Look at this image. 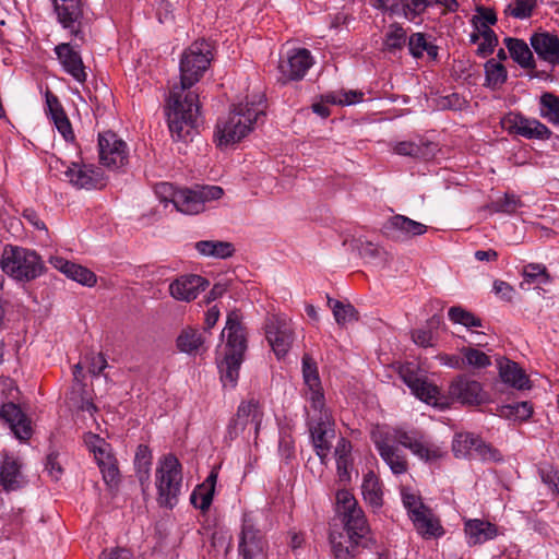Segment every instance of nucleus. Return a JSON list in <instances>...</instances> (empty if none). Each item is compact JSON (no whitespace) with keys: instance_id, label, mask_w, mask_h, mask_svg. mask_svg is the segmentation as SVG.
Masks as SVG:
<instances>
[{"instance_id":"nucleus-1","label":"nucleus","mask_w":559,"mask_h":559,"mask_svg":"<svg viewBox=\"0 0 559 559\" xmlns=\"http://www.w3.org/2000/svg\"><path fill=\"white\" fill-rule=\"evenodd\" d=\"M212 50L205 40L192 43L180 60V83L170 91L168 98V127L179 140L187 139L200 119L199 95L190 87L200 81L210 66Z\"/></svg>"},{"instance_id":"nucleus-2","label":"nucleus","mask_w":559,"mask_h":559,"mask_svg":"<svg viewBox=\"0 0 559 559\" xmlns=\"http://www.w3.org/2000/svg\"><path fill=\"white\" fill-rule=\"evenodd\" d=\"M336 514L347 533L348 545L343 543L344 536L335 533L330 534V543L333 555L336 559H353L359 546L366 547L370 540V528L367 524L364 511L357 500L348 490L342 489L336 492Z\"/></svg>"},{"instance_id":"nucleus-3","label":"nucleus","mask_w":559,"mask_h":559,"mask_svg":"<svg viewBox=\"0 0 559 559\" xmlns=\"http://www.w3.org/2000/svg\"><path fill=\"white\" fill-rule=\"evenodd\" d=\"M265 104L262 97L234 105L226 117L217 120L215 140L218 146H228L240 142L264 116Z\"/></svg>"},{"instance_id":"nucleus-4","label":"nucleus","mask_w":559,"mask_h":559,"mask_svg":"<svg viewBox=\"0 0 559 559\" xmlns=\"http://www.w3.org/2000/svg\"><path fill=\"white\" fill-rule=\"evenodd\" d=\"M240 313L231 311L227 316L225 329L227 342L225 346L224 359L218 364L221 380L224 386L235 388L239 378L240 366L247 349V340L243 328L240 322Z\"/></svg>"},{"instance_id":"nucleus-5","label":"nucleus","mask_w":559,"mask_h":559,"mask_svg":"<svg viewBox=\"0 0 559 559\" xmlns=\"http://www.w3.org/2000/svg\"><path fill=\"white\" fill-rule=\"evenodd\" d=\"M182 465L176 455L168 453L158 459L155 469L157 502L173 508L178 502L182 488Z\"/></svg>"},{"instance_id":"nucleus-6","label":"nucleus","mask_w":559,"mask_h":559,"mask_svg":"<svg viewBox=\"0 0 559 559\" xmlns=\"http://www.w3.org/2000/svg\"><path fill=\"white\" fill-rule=\"evenodd\" d=\"M264 418L263 407L258 400L251 397L242 401L229 420L225 438L229 441L241 439L257 441Z\"/></svg>"},{"instance_id":"nucleus-7","label":"nucleus","mask_w":559,"mask_h":559,"mask_svg":"<svg viewBox=\"0 0 559 559\" xmlns=\"http://www.w3.org/2000/svg\"><path fill=\"white\" fill-rule=\"evenodd\" d=\"M0 265L9 276L24 282L35 280L44 270V263L35 251L15 246L4 247Z\"/></svg>"},{"instance_id":"nucleus-8","label":"nucleus","mask_w":559,"mask_h":559,"mask_svg":"<svg viewBox=\"0 0 559 559\" xmlns=\"http://www.w3.org/2000/svg\"><path fill=\"white\" fill-rule=\"evenodd\" d=\"M395 428L377 426L371 430V440L380 457L395 475L405 474L408 469L406 455L396 447Z\"/></svg>"},{"instance_id":"nucleus-9","label":"nucleus","mask_w":559,"mask_h":559,"mask_svg":"<svg viewBox=\"0 0 559 559\" xmlns=\"http://www.w3.org/2000/svg\"><path fill=\"white\" fill-rule=\"evenodd\" d=\"M224 191L218 186H198L194 189H179L174 195V206L177 211L195 215L205 210L210 201L222 198Z\"/></svg>"},{"instance_id":"nucleus-10","label":"nucleus","mask_w":559,"mask_h":559,"mask_svg":"<svg viewBox=\"0 0 559 559\" xmlns=\"http://www.w3.org/2000/svg\"><path fill=\"white\" fill-rule=\"evenodd\" d=\"M394 436L397 437L399 444L408 449L421 461L432 462L444 455L442 448L430 441L426 435L418 429L395 427Z\"/></svg>"},{"instance_id":"nucleus-11","label":"nucleus","mask_w":559,"mask_h":559,"mask_svg":"<svg viewBox=\"0 0 559 559\" xmlns=\"http://www.w3.org/2000/svg\"><path fill=\"white\" fill-rule=\"evenodd\" d=\"M238 554L242 559H267L269 557L267 542L248 515L242 519Z\"/></svg>"},{"instance_id":"nucleus-12","label":"nucleus","mask_w":559,"mask_h":559,"mask_svg":"<svg viewBox=\"0 0 559 559\" xmlns=\"http://www.w3.org/2000/svg\"><path fill=\"white\" fill-rule=\"evenodd\" d=\"M98 152L100 164L109 169H119L128 164V145L111 131L99 133Z\"/></svg>"},{"instance_id":"nucleus-13","label":"nucleus","mask_w":559,"mask_h":559,"mask_svg":"<svg viewBox=\"0 0 559 559\" xmlns=\"http://www.w3.org/2000/svg\"><path fill=\"white\" fill-rule=\"evenodd\" d=\"M265 336L277 358L284 357L294 342V332L288 319L284 316L272 314L265 321Z\"/></svg>"},{"instance_id":"nucleus-14","label":"nucleus","mask_w":559,"mask_h":559,"mask_svg":"<svg viewBox=\"0 0 559 559\" xmlns=\"http://www.w3.org/2000/svg\"><path fill=\"white\" fill-rule=\"evenodd\" d=\"M57 21L72 36L84 40L82 23L84 17L83 0H51Z\"/></svg>"},{"instance_id":"nucleus-15","label":"nucleus","mask_w":559,"mask_h":559,"mask_svg":"<svg viewBox=\"0 0 559 559\" xmlns=\"http://www.w3.org/2000/svg\"><path fill=\"white\" fill-rule=\"evenodd\" d=\"M312 63V56L308 49L295 48L289 50L278 62V81L285 84L289 81L301 80Z\"/></svg>"},{"instance_id":"nucleus-16","label":"nucleus","mask_w":559,"mask_h":559,"mask_svg":"<svg viewBox=\"0 0 559 559\" xmlns=\"http://www.w3.org/2000/svg\"><path fill=\"white\" fill-rule=\"evenodd\" d=\"M308 427L314 451L321 463L326 464L332 440L335 438L334 420L326 416L313 417L308 420Z\"/></svg>"},{"instance_id":"nucleus-17","label":"nucleus","mask_w":559,"mask_h":559,"mask_svg":"<svg viewBox=\"0 0 559 559\" xmlns=\"http://www.w3.org/2000/svg\"><path fill=\"white\" fill-rule=\"evenodd\" d=\"M206 278L197 274H183L169 283V295L177 301L190 302L209 287Z\"/></svg>"},{"instance_id":"nucleus-18","label":"nucleus","mask_w":559,"mask_h":559,"mask_svg":"<svg viewBox=\"0 0 559 559\" xmlns=\"http://www.w3.org/2000/svg\"><path fill=\"white\" fill-rule=\"evenodd\" d=\"M449 395L464 405H480L487 401L483 385L467 376L456 377L449 386Z\"/></svg>"},{"instance_id":"nucleus-19","label":"nucleus","mask_w":559,"mask_h":559,"mask_svg":"<svg viewBox=\"0 0 559 559\" xmlns=\"http://www.w3.org/2000/svg\"><path fill=\"white\" fill-rule=\"evenodd\" d=\"M400 376L416 397L427 404L437 403L439 395L438 386L419 376L414 365L406 364L402 366L400 368Z\"/></svg>"},{"instance_id":"nucleus-20","label":"nucleus","mask_w":559,"mask_h":559,"mask_svg":"<svg viewBox=\"0 0 559 559\" xmlns=\"http://www.w3.org/2000/svg\"><path fill=\"white\" fill-rule=\"evenodd\" d=\"M504 126L510 133L526 139L548 140L552 134L550 129L539 120L526 118L520 114H510L504 120Z\"/></svg>"},{"instance_id":"nucleus-21","label":"nucleus","mask_w":559,"mask_h":559,"mask_svg":"<svg viewBox=\"0 0 559 559\" xmlns=\"http://www.w3.org/2000/svg\"><path fill=\"white\" fill-rule=\"evenodd\" d=\"M68 181L78 189H100L104 187V177L99 168L93 165L72 163L63 171Z\"/></svg>"},{"instance_id":"nucleus-22","label":"nucleus","mask_w":559,"mask_h":559,"mask_svg":"<svg viewBox=\"0 0 559 559\" xmlns=\"http://www.w3.org/2000/svg\"><path fill=\"white\" fill-rule=\"evenodd\" d=\"M78 47L76 44L61 43L55 47V53L63 70L75 81L84 83L87 74Z\"/></svg>"},{"instance_id":"nucleus-23","label":"nucleus","mask_w":559,"mask_h":559,"mask_svg":"<svg viewBox=\"0 0 559 559\" xmlns=\"http://www.w3.org/2000/svg\"><path fill=\"white\" fill-rule=\"evenodd\" d=\"M384 234L394 240L424 235L427 226L404 215H393L383 225Z\"/></svg>"},{"instance_id":"nucleus-24","label":"nucleus","mask_w":559,"mask_h":559,"mask_svg":"<svg viewBox=\"0 0 559 559\" xmlns=\"http://www.w3.org/2000/svg\"><path fill=\"white\" fill-rule=\"evenodd\" d=\"M0 416L5 420V423H8L11 431L19 440L26 441L31 438V420L22 412L20 406L14 403L3 404L0 411Z\"/></svg>"},{"instance_id":"nucleus-25","label":"nucleus","mask_w":559,"mask_h":559,"mask_svg":"<svg viewBox=\"0 0 559 559\" xmlns=\"http://www.w3.org/2000/svg\"><path fill=\"white\" fill-rule=\"evenodd\" d=\"M464 534L468 546L481 545L499 535L498 526L480 519H468L464 522Z\"/></svg>"},{"instance_id":"nucleus-26","label":"nucleus","mask_w":559,"mask_h":559,"mask_svg":"<svg viewBox=\"0 0 559 559\" xmlns=\"http://www.w3.org/2000/svg\"><path fill=\"white\" fill-rule=\"evenodd\" d=\"M530 43L539 59L556 66L559 64V38L549 33H535Z\"/></svg>"},{"instance_id":"nucleus-27","label":"nucleus","mask_w":559,"mask_h":559,"mask_svg":"<svg viewBox=\"0 0 559 559\" xmlns=\"http://www.w3.org/2000/svg\"><path fill=\"white\" fill-rule=\"evenodd\" d=\"M51 264L62 272L67 277L88 287L96 284V275L88 269L70 262L61 257H55L51 259Z\"/></svg>"},{"instance_id":"nucleus-28","label":"nucleus","mask_w":559,"mask_h":559,"mask_svg":"<svg viewBox=\"0 0 559 559\" xmlns=\"http://www.w3.org/2000/svg\"><path fill=\"white\" fill-rule=\"evenodd\" d=\"M46 104L48 108V112L50 115L51 120L53 121L55 127L62 135L66 141H73L74 133L72 130L71 122L67 117L58 97L53 95L51 92L46 93Z\"/></svg>"},{"instance_id":"nucleus-29","label":"nucleus","mask_w":559,"mask_h":559,"mask_svg":"<svg viewBox=\"0 0 559 559\" xmlns=\"http://www.w3.org/2000/svg\"><path fill=\"white\" fill-rule=\"evenodd\" d=\"M498 369L503 383L518 390L530 388L528 377L516 362L501 358L498 360Z\"/></svg>"},{"instance_id":"nucleus-30","label":"nucleus","mask_w":559,"mask_h":559,"mask_svg":"<svg viewBox=\"0 0 559 559\" xmlns=\"http://www.w3.org/2000/svg\"><path fill=\"white\" fill-rule=\"evenodd\" d=\"M0 485L5 491H12L24 485L21 463L12 456H5L0 467Z\"/></svg>"},{"instance_id":"nucleus-31","label":"nucleus","mask_w":559,"mask_h":559,"mask_svg":"<svg viewBox=\"0 0 559 559\" xmlns=\"http://www.w3.org/2000/svg\"><path fill=\"white\" fill-rule=\"evenodd\" d=\"M352 450L350 441L344 437H340L334 449V456L336 460L337 475L341 481H349L350 479V468L353 465Z\"/></svg>"},{"instance_id":"nucleus-32","label":"nucleus","mask_w":559,"mask_h":559,"mask_svg":"<svg viewBox=\"0 0 559 559\" xmlns=\"http://www.w3.org/2000/svg\"><path fill=\"white\" fill-rule=\"evenodd\" d=\"M217 477V472L212 471L205 480L193 490L190 501L195 508L202 511L209 510L213 501Z\"/></svg>"},{"instance_id":"nucleus-33","label":"nucleus","mask_w":559,"mask_h":559,"mask_svg":"<svg viewBox=\"0 0 559 559\" xmlns=\"http://www.w3.org/2000/svg\"><path fill=\"white\" fill-rule=\"evenodd\" d=\"M436 145L426 140L401 141L393 146V152L402 156H411L415 158H429L433 156Z\"/></svg>"},{"instance_id":"nucleus-34","label":"nucleus","mask_w":559,"mask_h":559,"mask_svg":"<svg viewBox=\"0 0 559 559\" xmlns=\"http://www.w3.org/2000/svg\"><path fill=\"white\" fill-rule=\"evenodd\" d=\"M504 44L511 55V58L520 67L531 70L536 68L533 53L523 39L507 37L504 38Z\"/></svg>"},{"instance_id":"nucleus-35","label":"nucleus","mask_w":559,"mask_h":559,"mask_svg":"<svg viewBox=\"0 0 559 559\" xmlns=\"http://www.w3.org/2000/svg\"><path fill=\"white\" fill-rule=\"evenodd\" d=\"M432 5H442L448 11L454 12L457 10L459 3L456 0H408L403 4L404 15L408 20H414Z\"/></svg>"},{"instance_id":"nucleus-36","label":"nucleus","mask_w":559,"mask_h":559,"mask_svg":"<svg viewBox=\"0 0 559 559\" xmlns=\"http://www.w3.org/2000/svg\"><path fill=\"white\" fill-rule=\"evenodd\" d=\"M417 532L424 537H438L443 534V528L439 520L433 515L429 508L420 511L412 518Z\"/></svg>"},{"instance_id":"nucleus-37","label":"nucleus","mask_w":559,"mask_h":559,"mask_svg":"<svg viewBox=\"0 0 559 559\" xmlns=\"http://www.w3.org/2000/svg\"><path fill=\"white\" fill-rule=\"evenodd\" d=\"M134 466L136 477L141 484L142 489L148 487L151 466H152V452L145 444H140L135 452Z\"/></svg>"},{"instance_id":"nucleus-38","label":"nucleus","mask_w":559,"mask_h":559,"mask_svg":"<svg viewBox=\"0 0 559 559\" xmlns=\"http://www.w3.org/2000/svg\"><path fill=\"white\" fill-rule=\"evenodd\" d=\"M197 251L204 257L226 259L234 254V246L221 240H201L195 243Z\"/></svg>"},{"instance_id":"nucleus-39","label":"nucleus","mask_w":559,"mask_h":559,"mask_svg":"<svg viewBox=\"0 0 559 559\" xmlns=\"http://www.w3.org/2000/svg\"><path fill=\"white\" fill-rule=\"evenodd\" d=\"M361 492L364 499L373 508H379L382 504V491L378 477L372 472H368L364 476L361 484Z\"/></svg>"},{"instance_id":"nucleus-40","label":"nucleus","mask_w":559,"mask_h":559,"mask_svg":"<svg viewBox=\"0 0 559 559\" xmlns=\"http://www.w3.org/2000/svg\"><path fill=\"white\" fill-rule=\"evenodd\" d=\"M306 401L309 404V419L326 416L333 419L330 411L325 407V397L322 388L306 390Z\"/></svg>"},{"instance_id":"nucleus-41","label":"nucleus","mask_w":559,"mask_h":559,"mask_svg":"<svg viewBox=\"0 0 559 559\" xmlns=\"http://www.w3.org/2000/svg\"><path fill=\"white\" fill-rule=\"evenodd\" d=\"M507 78L508 72L502 63L495 59H489L485 63V86L491 90H497L503 85Z\"/></svg>"},{"instance_id":"nucleus-42","label":"nucleus","mask_w":559,"mask_h":559,"mask_svg":"<svg viewBox=\"0 0 559 559\" xmlns=\"http://www.w3.org/2000/svg\"><path fill=\"white\" fill-rule=\"evenodd\" d=\"M406 38V31L400 24L393 23L384 35L383 48L385 51L395 53L404 48Z\"/></svg>"},{"instance_id":"nucleus-43","label":"nucleus","mask_w":559,"mask_h":559,"mask_svg":"<svg viewBox=\"0 0 559 559\" xmlns=\"http://www.w3.org/2000/svg\"><path fill=\"white\" fill-rule=\"evenodd\" d=\"M328 305L338 325H345L346 323L358 320V312L353 305L330 297L328 298Z\"/></svg>"},{"instance_id":"nucleus-44","label":"nucleus","mask_w":559,"mask_h":559,"mask_svg":"<svg viewBox=\"0 0 559 559\" xmlns=\"http://www.w3.org/2000/svg\"><path fill=\"white\" fill-rule=\"evenodd\" d=\"M478 438V436L471 432L456 433L452 441V451L455 457H472Z\"/></svg>"},{"instance_id":"nucleus-45","label":"nucleus","mask_w":559,"mask_h":559,"mask_svg":"<svg viewBox=\"0 0 559 559\" xmlns=\"http://www.w3.org/2000/svg\"><path fill=\"white\" fill-rule=\"evenodd\" d=\"M539 115L548 122L559 126V96L552 93H544L539 98Z\"/></svg>"},{"instance_id":"nucleus-46","label":"nucleus","mask_w":559,"mask_h":559,"mask_svg":"<svg viewBox=\"0 0 559 559\" xmlns=\"http://www.w3.org/2000/svg\"><path fill=\"white\" fill-rule=\"evenodd\" d=\"M533 406L528 402H518L499 408V416L510 420L525 421L531 418Z\"/></svg>"},{"instance_id":"nucleus-47","label":"nucleus","mask_w":559,"mask_h":559,"mask_svg":"<svg viewBox=\"0 0 559 559\" xmlns=\"http://www.w3.org/2000/svg\"><path fill=\"white\" fill-rule=\"evenodd\" d=\"M204 337L203 334L192 330L188 329L181 332V334L177 338V347L180 352L187 353V354H193L197 353L202 345L204 344Z\"/></svg>"},{"instance_id":"nucleus-48","label":"nucleus","mask_w":559,"mask_h":559,"mask_svg":"<svg viewBox=\"0 0 559 559\" xmlns=\"http://www.w3.org/2000/svg\"><path fill=\"white\" fill-rule=\"evenodd\" d=\"M85 443L88 445L90 450L94 453V457L97 462V465H102V461H110L114 455L110 452V445L97 435L88 433L85 436Z\"/></svg>"},{"instance_id":"nucleus-49","label":"nucleus","mask_w":559,"mask_h":559,"mask_svg":"<svg viewBox=\"0 0 559 559\" xmlns=\"http://www.w3.org/2000/svg\"><path fill=\"white\" fill-rule=\"evenodd\" d=\"M364 94L358 91H336L329 92L322 96V102L332 104V105H341V106H349L357 104L362 100Z\"/></svg>"},{"instance_id":"nucleus-50","label":"nucleus","mask_w":559,"mask_h":559,"mask_svg":"<svg viewBox=\"0 0 559 559\" xmlns=\"http://www.w3.org/2000/svg\"><path fill=\"white\" fill-rule=\"evenodd\" d=\"M465 360V367L483 369L491 365L490 357L478 348L466 346L460 349Z\"/></svg>"},{"instance_id":"nucleus-51","label":"nucleus","mask_w":559,"mask_h":559,"mask_svg":"<svg viewBox=\"0 0 559 559\" xmlns=\"http://www.w3.org/2000/svg\"><path fill=\"white\" fill-rule=\"evenodd\" d=\"M302 376L307 390L322 388L317 365L308 354L302 356Z\"/></svg>"},{"instance_id":"nucleus-52","label":"nucleus","mask_w":559,"mask_h":559,"mask_svg":"<svg viewBox=\"0 0 559 559\" xmlns=\"http://www.w3.org/2000/svg\"><path fill=\"white\" fill-rule=\"evenodd\" d=\"M448 314L451 321L457 324H462L466 328L483 325L479 318L461 307H451Z\"/></svg>"},{"instance_id":"nucleus-53","label":"nucleus","mask_w":559,"mask_h":559,"mask_svg":"<svg viewBox=\"0 0 559 559\" xmlns=\"http://www.w3.org/2000/svg\"><path fill=\"white\" fill-rule=\"evenodd\" d=\"M535 7V0H515L504 9V14L515 19H527L532 15Z\"/></svg>"},{"instance_id":"nucleus-54","label":"nucleus","mask_w":559,"mask_h":559,"mask_svg":"<svg viewBox=\"0 0 559 559\" xmlns=\"http://www.w3.org/2000/svg\"><path fill=\"white\" fill-rule=\"evenodd\" d=\"M472 457L481 461L498 462L501 461L502 455L496 448L486 443L481 438H478V442L476 443Z\"/></svg>"},{"instance_id":"nucleus-55","label":"nucleus","mask_w":559,"mask_h":559,"mask_svg":"<svg viewBox=\"0 0 559 559\" xmlns=\"http://www.w3.org/2000/svg\"><path fill=\"white\" fill-rule=\"evenodd\" d=\"M478 31L483 37V41L478 45L477 53L480 57H486L493 52V49L498 44V37L490 27H485L484 29Z\"/></svg>"},{"instance_id":"nucleus-56","label":"nucleus","mask_w":559,"mask_h":559,"mask_svg":"<svg viewBox=\"0 0 559 559\" xmlns=\"http://www.w3.org/2000/svg\"><path fill=\"white\" fill-rule=\"evenodd\" d=\"M522 206L521 199L515 194L506 193L504 197L493 203L496 212L512 214Z\"/></svg>"},{"instance_id":"nucleus-57","label":"nucleus","mask_w":559,"mask_h":559,"mask_svg":"<svg viewBox=\"0 0 559 559\" xmlns=\"http://www.w3.org/2000/svg\"><path fill=\"white\" fill-rule=\"evenodd\" d=\"M477 14L473 16V23L476 25L477 29H484L485 27H489V25H495L497 23V14L493 9L478 7Z\"/></svg>"},{"instance_id":"nucleus-58","label":"nucleus","mask_w":559,"mask_h":559,"mask_svg":"<svg viewBox=\"0 0 559 559\" xmlns=\"http://www.w3.org/2000/svg\"><path fill=\"white\" fill-rule=\"evenodd\" d=\"M402 499L403 504L407 509L411 519L420 513V511L427 509V507L423 503L420 497L413 492L403 490Z\"/></svg>"},{"instance_id":"nucleus-59","label":"nucleus","mask_w":559,"mask_h":559,"mask_svg":"<svg viewBox=\"0 0 559 559\" xmlns=\"http://www.w3.org/2000/svg\"><path fill=\"white\" fill-rule=\"evenodd\" d=\"M102 474L104 481L112 487L116 486L119 481V469L116 463V459H112L110 461L103 462L102 465L98 466Z\"/></svg>"},{"instance_id":"nucleus-60","label":"nucleus","mask_w":559,"mask_h":559,"mask_svg":"<svg viewBox=\"0 0 559 559\" xmlns=\"http://www.w3.org/2000/svg\"><path fill=\"white\" fill-rule=\"evenodd\" d=\"M428 44L429 43L427 41L425 34L414 33L408 39V49L411 55L415 58H420L427 49Z\"/></svg>"},{"instance_id":"nucleus-61","label":"nucleus","mask_w":559,"mask_h":559,"mask_svg":"<svg viewBox=\"0 0 559 559\" xmlns=\"http://www.w3.org/2000/svg\"><path fill=\"white\" fill-rule=\"evenodd\" d=\"M414 343L421 347L433 346V332L430 328L416 329L412 332Z\"/></svg>"},{"instance_id":"nucleus-62","label":"nucleus","mask_w":559,"mask_h":559,"mask_svg":"<svg viewBox=\"0 0 559 559\" xmlns=\"http://www.w3.org/2000/svg\"><path fill=\"white\" fill-rule=\"evenodd\" d=\"M46 471L49 476L55 480H59L63 474L62 465L59 461V454L56 452H51L47 455L46 459Z\"/></svg>"},{"instance_id":"nucleus-63","label":"nucleus","mask_w":559,"mask_h":559,"mask_svg":"<svg viewBox=\"0 0 559 559\" xmlns=\"http://www.w3.org/2000/svg\"><path fill=\"white\" fill-rule=\"evenodd\" d=\"M523 275L528 282H533L539 276L544 277V283L549 281V275L543 264L531 263L526 265L524 267Z\"/></svg>"},{"instance_id":"nucleus-64","label":"nucleus","mask_w":559,"mask_h":559,"mask_svg":"<svg viewBox=\"0 0 559 559\" xmlns=\"http://www.w3.org/2000/svg\"><path fill=\"white\" fill-rule=\"evenodd\" d=\"M179 189H176L171 183L160 182L155 187V193L164 203H173L174 204V195L178 192Z\"/></svg>"}]
</instances>
